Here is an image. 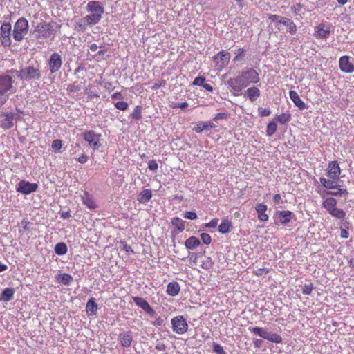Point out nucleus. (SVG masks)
<instances>
[{
  "mask_svg": "<svg viewBox=\"0 0 354 354\" xmlns=\"http://www.w3.org/2000/svg\"><path fill=\"white\" fill-rule=\"evenodd\" d=\"M55 252L58 255H64L67 252V246L64 243H58L55 246Z\"/></svg>",
  "mask_w": 354,
  "mask_h": 354,
  "instance_id": "42",
  "label": "nucleus"
},
{
  "mask_svg": "<svg viewBox=\"0 0 354 354\" xmlns=\"http://www.w3.org/2000/svg\"><path fill=\"white\" fill-rule=\"evenodd\" d=\"M219 219L217 218L212 219L209 223L203 225L206 228H215L218 225Z\"/></svg>",
  "mask_w": 354,
  "mask_h": 354,
  "instance_id": "47",
  "label": "nucleus"
},
{
  "mask_svg": "<svg viewBox=\"0 0 354 354\" xmlns=\"http://www.w3.org/2000/svg\"><path fill=\"white\" fill-rule=\"evenodd\" d=\"M148 168L151 171H156L158 168V165L156 160H151L148 162Z\"/></svg>",
  "mask_w": 354,
  "mask_h": 354,
  "instance_id": "59",
  "label": "nucleus"
},
{
  "mask_svg": "<svg viewBox=\"0 0 354 354\" xmlns=\"http://www.w3.org/2000/svg\"><path fill=\"white\" fill-rule=\"evenodd\" d=\"M215 127V124L212 122H198L193 128V130L198 133H201L204 130H209L212 129H214Z\"/></svg>",
  "mask_w": 354,
  "mask_h": 354,
  "instance_id": "22",
  "label": "nucleus"
},
{
  "mask_svg": "<svg viewBox=\"0 0 354 354\" xmlns=\"http://www.w3.org/2000/svg\"><path fill=\"white\" fill-rule=\"evenodd\" d=\"M337 201L334 198H327L322 203L323 207H324L329 213L332 209L337 207Z\"/></svg>",
  "mask_w": 354,
  "mask_h": 354,
  "instance_id": "32",
  "label": "nucleus"
},
{
  "mask_svg": "<svg viewBox=\"0 0 354 354\" xmlns=\"http://www.w3.org/2000/svg\"><path fill=\"white\" fill-rule=\"evenodd\" d=\"M152 197V192L150 189H144L137 196V201L140 203H147Z\"/></svg>",
  "mask_w": 354,
  "mask_h": 354,
  "instance_id": "26",
  "label": "nucleus"
},
{
  "mask_svg": "<svg viewBox=\"0 0 354 354\" xmlns=\"http://www.w3.org/2000/svg\"><path fill=\"white\" fill-rule=\"evenodd\" d=\"M331 32V27L326 22H322L315 27L314 36L318 39H326Z\"/></svg>",
  "mask_w": 354,
  "mask_h": 354,
  "instance_id": "11",
  "label": "nucleus"
},
{
  "mask_svg": "<svg viewBox=\"0 0 354 354\" xmlns=\"http://www.w3.org/2000/svg\"><path fill=\"white\" fill-rule=\"evenodd\" d=\"M246 95L251 102H254L260 96V90L257 87H250L246 91Z\"/></svg>",
  "mask_w": 354,
  "mask_h": 354,
  "instance_id": "31",
  "label": "nucleus"
},
{
  "mask_svg": "<svg viewBox=\"0 0 354 354\" xmlns=\"http://www.w3.org/2000/svg\"><path fill=\"white\" fill-rule=\"evenodd\" d=\"M98 307L93 297H91L86 304V311L88 315H95L97 313Z\"/></svg>",
  "mask_w": 354,
  "mask_h": 354,
  "instance_id": "24",
  "label": "nucleus"
},
{
  "mask_svg": "<svg viewBox=\"0 0 354 354\" xmlns=\"http://www.w3.org/2000/svg\"><path fill=\"white\" fill-rule=\"evenodd\" d=\"M201 239L202 242L205 245H209L212 242V237L207 233H201Z\"/></svg>",
  "mask_w": 354,
  "mask_h": 354,
  "instance_id": "50",
  "label": "nucleus"
},
{
  "mask_svg": "<svg viewBox=\"0 0 354 354\" xmlns=\"http://www.w3.org/2000/svg\"><path fill=\"white\" fill-rule=\"evenodd\" d=\"M328 194L334 196H338L346 195L348 194V192L346 189H343L341 187L340 185H338L337 186L335 187V188L329 191Z\"/></svg>",
  "mask_w": 354,
  "mask_h": 354,
  "instance_id": "39",
  "label": "nucleus"
},
{
  "mask_svg": "<svg viewBox=\"0 0 354 354\" xmlns=\"http://www.w3.org/2000/svg\"><path fill=\"white\" fill-rule=\"evenodd\" d=\"M245 54V50L242 48H240L237 50L236 55L234 57V62H238L241 61L242 59V57L244 56Z\"/></svg>",
  "mask_w": 354,
  "mask_h": 354,
  "instance_id": "53",
  "label": "nucleus"
},
{
  "mask_svg": "<svg viewBox=\"0 0 354 354\" xmlns=\"http://www.w3.org/2000/svg\"><path fill=\"white\" fill-rule=\"evenodd\" d=\"M14 92L12 77L7 75H0V93L6 95L9 97V95Z\"/></svg>",
  "mask_w": 354,
  "mask_h": 354,
  "instance_id": "7",
  "label": "nucleus"
},
{
  "mask_svg": "<svg viewBox=\"0 0 354 354\" xmlns=\"http://www.w3.org/2000/svg\"><path fill=\"white\" fill-rule=\"evenodd\" d=\"M289 96L295 105L300 110H304L306 108L305 102L301 100L299 95L295 91H290Z\"/></svg>",
  "mask_w": 354,
  "mask_h": 354,
  "instance_id": "19",
  "label": "nucleus"
},
{
  "mask_svg": "<svg viewBox=\"0 0 354 354\" xmlns=\"http://www.w3.org/2000/svg\"><path fill=\"white\" fill-rule=\"evenodd\" d=\"M12 26L10 22H3L0 28V35L3 46L9 47L11 45L10 33Z\"/></svg>",
  "mask_w": 354,
  "mask_h": 354,
  "instance_id": "8",
  "label": "nucleus"
},
{
  "mask_svg": "<svg viewBox=\"0 0 354 354\" xmlns=\"http://www.w3.org/2000/svg\"><path fill=\"white\" fill-rule=\"evenodd\" d=\"M328 214H330L333 217L340 220L342 223L345 220L346 218V212L337 207L332 209L331 212Z\"/></svg>",
  "mask_w": 354,
  "mask_h": 354,
  "instance_id": "33",
  "label": "nucleus"
},
{
  "mask_svg": "<svg viewBox=\"0 0 354 354\" xmlns=\"http://www.w3.org/2000/svg\"><path fill=\"white\" fill-rule=\"evenodd\" d=\"M171 223L180 232H183L185 228V222L178 217L173 218Z\"/></svg>",
  "mask_w": 354,
  "mask_h": 354,
  "instance_id": "35",
  "label": "nucleus"
},
{
  "mask_svg": "<svg viewBox=\"0 0 354 354\" xmlns=\"http://www.w3.org/2000/svg\"><path fill=\"white\" fill-rule=\"evenodd\" d=\"M214 266V262L210 257L205 256L201 261L200 266L204 270H209Z\"/></svg>",
  "mask_w": 354,
  "mask_h": 354,
  "instance_id": "37",
  "label": "nucleus"
},
{
  "mask_svg": "<svg viewBox=\"0 0 354 354\" xmlns=\"http://www.w3.org/2000/svg\"><path fill=\"white\" fill-rule=\"evenodd\" d=\"M133 301L134 303L145 310L147 313L152 315L154 313L153 309L151 307L147 300L139 297H133Z\"/></svg>",
  "mask_w": 354,
  "mask_h": 354,
  "instance_id": "16",
  "label": "nucleus"
},
{
  "mask_svg": "<svg viewBox=\"0 0 354 354\" xmlns=\"http://www.w3.org/2000/svg\"><path fill=\"white\" fill-rule=\"evenodd\" d=\"M292 213L289 210H283L278 212L279 222L281 224L286 225L291 220Z\"/></svg>",
  "mask_w": 354,
  "mask_h": 354,
  "instance_id": "28",
  "label": "nucleus"
},
{
  "mask_svg": "<svg viewBox=\"0 0 354 354\" xmlns=\"http://www.w3.org/2000/svg\"><path fill=\"white\" fill-rule=\"evenodd\" d=\"M320 183L323 187L330 190L335 188V187L338 185L335 181L325 178H321Z\"/></svg>",
  "mask_w": 354,
  "mask_h": 354,
  "instance_id": "40",
  "label": "nucleus"
},
{
  "mask_svg": "<svg viewBox=\"0 0 354 354\" xmlns=\"http://www.w3.org/2000/svg\"><path fill=\"white\" fill-rule=\"evenodd\" d=\"M267 205H266L263 203H258L255 209L257 212L258 218L259 220L261 221H267L268 220V215L266 213L267 211Z\"/></svg>",
  "mask_w": 354,
  "mask_h": 354,
  "instance_id": "21",
  "label": "nucleus"
},
{
  "mask_svg": "<svg viewBox=\"0 0 354 354\" xmlns=\"http://www.w3.org/2000/svg\"><path fill=\"white\" fill-rule=\"evenodd\" d=\"M29 24L24 17L19 18L14 25L13 37L17 41H21L28 32Z\"/></svg>",
  "mask_w": 354,
  "mask_h": 354,
  "instance_id": "3",
  "label": "nucleus"
},
{
  "mask_svg": "<svg viewBox=\"0 0 354 354\" xmlns=\"http://www.w3.org/2000/svg\"><path fill=\"white\" fill-rule=\"evenodd\" d=\"M56 279L64 285H68L73 281V277L67 273L59 274L56 277Z\"/></svg>",
  "mask_w": 354,
  "mask_h": 354,
  "instance_id": "36",
  "label": "nucleus"
},
{
  "mask_svg": "<svg viewBox=\"0 0 354 354\" xmlns=\"http://www.w3.org/2000/svg\"><path fill=\"white\" fill-rule=\"evenodd\" d=\"M180 290V285L176 281H172L168 283L167 287V293L170 296L177 295Z\"/></svg>",
  "mask_w": 354,
  "mask_h": 354,
  "instance_id": "25",
  "label": "nucleus"
},
{
  "mask_svg": "<svg viewBox=\"0 0 354 354\" xmlns=\"http://www.w3.org/2000/svg\"><path fill=\"white\" fill-rule=\"evenodd\" d=\"M80 89L81 86L76 82H74L73 83L69 84L67 87L68 91L71 93L77 92Z\"/></svg>",
  "mask_w": 354,
  "mask_h": 354,
  "instance_id": "48",
  "label": "nucleus"
},
{
  "mask_svg": "<svg viewBox=\"0 0 354 354\" xmlns=\"http://www.w3.org/2000/svg\"><path fill=\"white\" fill-rule=\"evenodd\" d=\"M166 84V81L165 80H158L156 82L153 84V86H151L152 90H157L160 88V87L165 86Z\"/></svg>",
  "mask_w": 354,
  "mask_h": 354,
  "instance_id": "54",
  "label": "nucleus"
},
{
  "mask_svg": "<svg viewBox=\"0 0 354 354\" xmlns=\"http://www.w3.org/2000/svg\"><path fill=\"white\" fill-rule=\"evenodd\" d=\"M341 174V169L337 161H330L328 163L326 170L327 176L336 180L338 179Z\"/></svg>",
  "mask_w": 354,
  "mask_h": 354,
  "instance_id": "15",
  "label": "nucleus"
},
{
  "mask_svg": "<svg viewBox=\"0 0 354 354\" xmlns=\"http://www.w3.org/2000/svg\"><path fill=\"white\" fill-rule=\"evenodd\" d=\"M119 339L123 347H130L133 341V337L131 331L123 332L120 334Z\"/></svg>",
  "mask_w": 354,
  "mask_h": 354,
  "instance_id": "20",
  "label": "nucleus"
},
{
  "mask_svg": "<svg viewBox=\"0 0 354 354\" xmlns=\"http://www.w3.org/2000/svg\"><path fill=\"white\" fill-rule=\"evenodd\" d=\"M205 81V78L204 77H196L193 82H192V84L194 85V86H203V83Z\"/></svg>",
  "mask_w": 354,
  "mask_h": 354,
  "instance_id": "56",
  "label": "nucleus"
},
{
  "mask_svg": "<svg viewBox=\"0 0 354 354\" xmlns=\"http://www.w3.org/2000/svg\"><path fill=\"white\" fill-rule=\"evenodd\" d=\"M17 77L22 80L29 81L31 80H39L41 74L39 68L33 66H27L17 71Z\"/></svg>",
  "mask_w": 354,
  "mask_h": 354,
  "instance_id": "4",
  "label": "nucleus"
},
{
  "mask_svg": "<svg viewBox=\"0 0 354 354\" xmlns=\"http://www.w3.org/2000/svg\"><path fill=\"white\" fill-rule=\"evenodd\" d=\"M218 59H220L221 62V66L225 67L229 64L230 53L225 50H221L213 57V60L215 62L218 63Z\"/></svg>",
  "mask_w": 354,
  "mask_h": 354,
  "instance_id": "17",
  "label": "nucleus"
},
{
  "mask_svg": "<svg viewBox=\"0 0 354 354\" xmlns=\"http://www.w3.org/2000/svg\"><path fill=\"white\" fill-rule=\"evenodd\" d=\"M100 134H97L92 130L86 131L83 133L84 140L94 149H98L101 145L100 143Z\"/></svg>",
  "mask_w": 354,
  "mask_h": 354,
  "instance_id": "9",
  "label": "nucleus"
},
{
  "mask_svg": "<svg viewBox=\"0 0 354 354\" xmlns=\"http://www.w3.org/2000/svg\"><path fill=\"white\" fill-rule=\"evenodd\" d=\"M291 114L289 113H283L276 115L275 119L281 124H286L291 120Z\"/></svg>",
  "mask_w": 354,
  "mask_h": 354,
  "instance_id": "38",
  "label": "nucleus"
},
{
  "mask_svg": "<svg viewBox=\"0 0 354 354\" xmlns=\"http://www.w3.org/2000/svg\"><path fill=\"white\" fill-rule=\"evenodd\" d=\"M86 10L88 15L84 17V22L87 26L97 24L101 19L104 9L97 1H91L87 3Z\"/></svg>",
  "mask_w": 354,
  "mask_h": 354,
  "instance_id": "1",
  "label": "nucleus"
},
{
  "mask_svg": "<svg viewBox=\"0 0 354 354\" xmlns=\"http://www.w3.org/2000/svg\"><path fill=\"white\" fill-rule=\"evenodd\" d=\"M199 256H200V254H198V253H193L189 257V261H190L191 266L196 265Z\"/></svg>",
  "mask_w": 354,
  "mask_h": 354,
  "instance_id": "58",
  "label": "nucleus"
},
{
  "mask_svg": "<svg viewBox=\"0 0 354 354\" xmlns=\"http://www.w3.org/2000/svg\"><path fill=\"white\" fill-rule=\"evenodd\" d=\"M4 119L2 120L1 122V127L4 129H9L12 128L14 125L13 123V113H4Z\"/></svg>",
  "mask_w": 354,
  "mask_h": 354,
  "instance_id": "23",
  "label": "nucleus"
},
{
  "mask_svg": "<svg viewBox=\"0 0 354 354\" xmlns=\"http://www.w3.org/2000/svg\"><path fill=\"white\" fill-rule=\"evenodd\" d=\"M62 141L59 139L54 140L52 142V148L55 153H59L62 147Z\"/></svg>",
  "mask_w": 354,
  "mask_h": 354,
  "instance_id": "45",
  "label": "nucleus"
},
{
  "mask_svg": "<svg viewBox=\"0 0 354 354\" xmlns=\"http://www.w3.org/2000/svg\"><path fill=\"white\" fill-rule=\"evenodd\" d=\"M339 66L343 73H352L354 72V64L351 61L349 56H342L339 60Z\"/></svg>",
  "mask_w": 354,
  "mask_h": 354,
  "instance_id": "14",
  "label": "nucleus"
},
{
  "mask_svg": "<svg viewBox=\"0 0 354 354\" xmlns=\"http://www.w3.org/2000/svg\"><path fill=\"white\" fill-rule=\"evenodd\" d=\"M173 331L177 334L183 335L188 330L187 320L183 316L178 315L173 317L171 320Z\"/></svg>",
  "mask_w": 354,
  "mask_h": 354,
  "instance_id": "5",
  "label": "nucleus"
},
{
  "mask_svg": "<svg viewBox=\"0 0 354 354\" xmlns=\"http://www.w3.org/2000/svg\"><path fill=\"white\" fill-rule=\"evenodd\" d=\"M240 75H241L244 82H246L247 86L250 84H257L260 80L259 73L256 70L253 68L242 71L240 73Z\"/></svg>",
  "mask_w": 354,
  "mask_h": 354,
  "instance_id": "10",
  "label": "nucleus"
},
{
  "mask_svg": "<svg viewBox=\"0 0 354 354\" xmlns=\"http://www.w3.org/2000/svg\"><path fill=\"white\" fill-rule=\"evenodd\" d=\"M131 117L135 120H140L142 118V106H136L133 112L131 113Z\"/></svg>",
  "mask_w": 354,
  "mask_h": 354,
  "instance_id": "43",
  "label": "nucleus"
},
{
  "mask_svg": "<svg viewBox=\"0 0 354 354\" xmlns=\"http://www.w3.org/2000/svg\"><path fill=\"white\" fill-rule=\"evenodd\" d=\"M272 199H273V202L274 203V204L279 205V204L282 203V198L279 194H274L273 196Z\"/></svg>",
  "mask_w": 354,
  "mask_h": 354,
  "instance_id": "62",
  "label": "nucleus"
},
{
  "mask_svg": "<svg viewBox=\"0 0 354 354\" xmlns=\"http://www.w3.org/2000/svg\"><path fill=\"white\" fill-rule=\"evenodd\" d=\"M48 64L51 74L57 73L62 65L61 56L57 53H53L48 60Z\"/></svg>",
  "mask_w": 354,
  "mask_h": 354,
  "instance_id": "13",
  "label": "nucleus"
},
{
  "mask_svg": "<svg viewBox=\"0 0 354 354\" xmlns=\"http://www.w3.org/2000/svg\"><path fill=\"white\" fill-rule=\"evenodd\" d=\"M82 200L84 205L90 209H94L97 207L93 196L86 191L84 192L82 196Z\"/></svg>",
  "mask_w": 354,
  "mask_h": 354,
  "instance_id": "18",
  "label": "nucleus"
},
{
  "mask_svg": "<svg viewBox=\"0 0 354 354\" xmlns=\"http://www.w3.org/2000/svg\"><path fill=\"white\" fill-rule=\"evenodd\" d=\"M259 115L261 117H267L271 114V111L269 109L259 108Z\"/></svg>",
  "mask_w": 354,
  "mask_h": 354,
  "instance_id": "60",
  "label": "nucleus"
},
{
  "mask_svg": "<svg viewBox=\"0 0 354 354\" xmlns=\"http://www.w3.org/2000/svg\"><path fill=\"white\" fill-rule=\"evenodd\" d=\"M314 287L313 283L305 284L303 288L302 292L305 295H310Z\"/></svg>",
  "mask_w": 354,
  "mask_h": 354,
  "instance_id": "51",
  "label": "nucleus"
},
{
  "mask_svg": "<svg viewBox=\"0 0 354 354\" xmlns=\"http://www.w3.org/2000/svg\"><path fill=\"white\" fill-rule=\"evenodd\" d=\"M249 330L254 335H258L263 339H266L268 337L269 332L263 330L260 327H250Z\"/></svg>",
  "mask_w": 354,
  "mask_h": 354,
  "instance_id": "34",
  "label": "nucleus"
},
{
  "mask_svg": "<svg viewBox=\"0 0 354 354\" xmlns=\"http://www.w3.org/2000/svg\"><path fill=\"white\" fill-rule=\"evenodd\" d=\"M270 270L268 268H259L253 272V274L256 276H261L264 274L269 273Z\"/></svg>",
  "mask_w": 354,
  "mask_h": 354,
  "instance_id": "55",
  "label": "nucleus"
},
{
  "mask_svg": "<svg viewBox=\"0 0 354 354\" xmlns=\"http://www.w3.org/2000/svg\"><path fill=\"white\" fill-rule=\"evenodd\" d=\"M213 351L216 354H227L223 347L220 344L216 343L213 344Z\"/></svg>",
  "mask_w": 354,
  "mask_h": 354,
  "instance_id": "52",
  "label": "nucleus"
},
{
  "mask_svg": "<svg viewBox=\"0 0 354 354\" xmlns=\"http://www.w3.org/2000/svg\"><path fill=\"white\" fill-rule=\"evenodd\" d=\"M156 349L160 351H164L166 349V346L163 342H158L156 345Z\"/></svg>",
  "mask_w": 354,
  "mask_h": 354,
  "instance_id": "63",
  "label": "nucleus"
},
{
  "mask_svg": "<svg viewBox=\"0 0 354 354\" xmlns=\"http://www.w3.org/2000/svg\"><path fill=\"white\" fill-rule=\"evenodd\" d=\"M120 244L122 245V250L125 251L127 254L133 252V249L125 241H121Z\"/></svg>",
  "mask_w": 354,
  "mask_h": 354,
  "instance_id": "61",
  "label": "nucleus"
},
{
  "mask_svg": "<svg viewBox=\"0 0 354 354\" xmlns=\"http://www.w3.org/2000/svg\"><path fill=\"white\" fill-rule=\"evenodd\" d=\"M227 85L231 88V91H233V95L235 96L239 95L243 88L247 87L246 82H244L240 74L235 77L230 78L227 80Z\"/></svg>",
  "mask_w": 354,
  "mask_h": 354,
  "instance_id": "6",
  "label": "nucleus"
},
{
  "mask_svg": "<svg viewBox=\"0 0 354 354\" xmlns=\"http://www.w3.org/2000/svg\"><path fill=\"white\" fill-rule=\"evenodd\" d=\"M277 129V125L276 122H274V120L270 121L267 125L266 135L268 137L272 136L276 133Z\"/></svg>",
  "mask_w": 354,
  "mask_h": 354,
  "instance_id": "41",
  "label": "nucleus"
},
{
  "mask_svg": "<svg viewBox=\"0 0 354 354\" xmlns=\"http://www.w3.org/2000/svg\"><path fill=\"white\" fill-rule=\"evenodd\" d=\"M183 216L189 220H195L197 218V214L194 212H186L184 213Z\"/></svg>",
  "mask_w": 354,
  "mask_h": 354,
  "instance_id": "57",
  "label": "nucleus"
},
{
  "mask_svg": "<svg viewBox=\"0 0 354 354\" xmlns=\"http://www.w3.org/2000/svg\"><path fill=\"white\" fill-rule=\"evenodd\" d=\"M200 244V240L194 236L188 238L185 242V246L188 250H194L199 246Z\"/></svg>",
  "mask_w": 354,
  "mask_h": 354,
  "instance_id": "30",
  "label": "nucleus"
},
{
  "mask_svg": "<svg viewBox=\"0 0 354 354\" xmlns=\"http://www.w3.org/2000/svg\"><path fill=\"white\" fill-rule=\"evenodd\" d=\"M232 228V224L230 221L227 218L223 219L218 226V232L221 234L228 233Z\"/></svg>",
  "mask_w": 354,
  "mask_h": 354,
  "instance_id": "29",
  "label": "nucleus"
},
{
  "mask_svg": "<svg viewBox=\"0 0 354 354\" xmlns=\"http://www.w3.org/2000/svg\"><path fill=\"white\" fill-rule=\"evenodd\" d=\"M55 22H45L42 21L37 24L35 28V32L37 34V38H53L55 34L54 29Z\"/></svg>",
  "mask_w": 354,
  "mask_h": 354,
  "instance_id": "2",
  "label": "nucleus"
},
{
  "mask_svg": "<svg viewBox=\"0 0 354 354\" xmlns=\"http://www.w3.org/2000/svg\"><path fill=\"white\" fill-rule=\"evenodd\" d=\"M107 50L105 49H100L94 56L93 58L96 59L97 62H100L101 60H105V55L106 53Z\"/></svg>",
  "mask_w": 354,
  "mask_h": 354,
  "instance_id": "46",
  "label": "nucleus"
},
{
  "mask_svg": "<svg viewBox=\"0 0 354 354\" xmlns=\"http://www.w3.org/2000/svg\"><path fill=\"white\" fill-rule=\"evenodd\" d=\"M38 185L34 183H30L26 180H21L17 187V192L24 194H30L37 191Z\"/></svg>",
  "mask_w": 354,
  "mask_h": 354,
  "instance_id": "12",
  "label": "nucleus"
},
{
  "mask_svg": "<svg viewBox=\"0 0 354 354\" xmlns=\"http://www.w3.org/2000/svg\"><path fill=\"white\" fill-rule=\"evenodd\" d=\"M266 339H268L272 342L277 343V344L282 342V337L277 333H269L268 337L266 338Z\"/></svg>",
  "mask_w": 354,
  "mask_h": 354,
  "instance_id": "44",
  "label": "nucleus"
},
{
  "mask_svg": "<svg viewBox=\"0 0 354 354\" xmlns=\"http://www.w3.org/2000/svg\"><path fill=\"white\" fill-rule=\"evenodd\" d=\"M340 228H341V234H340L341 237L343 239H347L349 236V232H348V229H344L342 227Z\"/></svg>",
  "mask_w": 354,
  "mask_h": 354,
  "instance_id": "64",
  "label": "nucleus"
},
{
  "mask_svg": "<svg viewBox=\"0 0 354 354\" xmlns=\"http://www.w3.org/2000/svg\"><path fill=\"white\" fill-rule=\"evenodd\" d=\"M15 294V290L12 288H6L3 290L0 296L1 301H9L12 299Z\"/></svg>",
  "mask_w": 354,
  "mask_h": 354,
  "instance_id": "27",
  "label": "nucleus"
},
{
  "mask_svg": "<svg viewBox=\"0 0 354 354\" xmlns=\"http://www.w3.org/2000/svg\"><path fill=\"white\" fill-rule=\"evenodd\" d=\"M114 106L117 109L120 111H126L129 107L128 104L124 101L117 102L114 104Z\"/></svg>",
  "mask_w": 354,
  "mask_h": 354,
  "instance_id": "49",
  "label": "nucleus"
}]
</instances>
